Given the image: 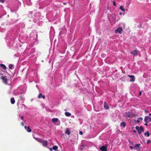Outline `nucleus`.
<instances>
[{
    "mask_svg": "<svg viewBox=\"0 0 151 151\" xmlns=\"http://www.w3.org/2000/svg\"><path fill=\"white\" fill-rule=\"evenodd\" d=\"M3 83L6 85H9L8 83V82L9 80L7 76H2L0 77Z\"/></svg>",
    "mask_w": 151,
    "mask_h": 151,
    "instance_id": "nucleus-1",
    "label": "nucleus"
},
{
    "mask_svg": "<svg viewBox=\"0 0 151 151\" xmlns=\"http://www.w3.org/2000/svg\"><path fill=\"white\" fill-rule=\"evenodd\" d=\"M136 129L137 131L139 134H140L142 131L143 130V128L142 127L140 126V127L138 126H136Z\"/></svg>",
    "mask_w": 151,
    "mask_h": 151,
    "instance_id": "nucleus-2",
    "label": "nucleus"
},
{
    "mask_svg": "<svg viewBox=\"0 0 151 151\" xmlns=\"http://www.w3.org/2000/svg\"><path fill=\"white\" fill-rule=\"evenodd\" d=\"M123 31V29L122 27H119L118 29L115 30L114 32L116 34L119 33V34H121Z\"/></svg>",
    "mask_w": 151,
    "mask_h": 151,
    "instance_id": "nucleus-3",
    "label": "nucleus"
},
{
    "mask_svg": "<svg viewBox=\"0 0 151 151\" xmlns=\"http://www.w3.org/2000/svg\"><path fill=\"white\" fill-rule=\"evenodd\" d=\"M144 121L146 123H149L151 122V118L148 116H146L145 117Z\"/></svg>",
    "mask_w": 151,
    "mask_h": 151,
    "instance_id": "nucleus-4",
    "label": "nucleus"
},
{
    "mask_svg": "<svg viewBox=\"0 0 151 151\" xmlns=\"http://www.w3.org/2000/svg\"><path fill=\"white\" fill-rule=\"evenodd\" d=\"M132 115L131 113L130 112H126L124 114V116H126L129 118L132 117Z\"/></svg>",
    "mask_w": 151,
    "mask_h": 151,
    "instance_id": "nucleus-5",
    "label": "nucleus"
},
{
    "mask_svg": "<svg viewBox=\"0 0 151 151\" xmlns=\"http://www.w3.org/2000/svg\"><path fill=\"white\" fill-rule=\"evenodd\" d=\"M140 146V144H136L134 145V148H136V150L137 151H139L140 150V148L139 147Z\"/></svg>",
    "mask_w": 151,
    "mask_h": 151,
    "instance_id": "nucleus-6",
    "label": "nucleus"
},
{
    "mask_svg": "<svg viewBox=\"0 0 151 151\" xmlns=\"http://www.w3.org/2000/svg\"><path fill=\"white\" fill-rule=\"evenodd\" d=\"M128 76L130 78V81L133 82L135 81V77L133 75H129Z\"/></svg>",
    "mask_w": 151,
    "mask_h": 151,
    "instance_id": "nucleus-7",
    "label": "nucleus"
},
{
    "mask_svg": "<svg viewBox=\"0 0 151 151\" xmlns=\"http://www.w3.org/2000/svg\"><path fill=\"white\" fill-rule=\"evenodd\" d=\"M100 149L102 151H107L106 146H102L100 147Z\"/></svg>",
    "mask_w": 151,
    "mask_h": 151,
    "instance_id": "nucleus-8",
    "label": "nucleus"
},
{
    "mask_svg": "<svg viewBox=\"0 0 151 151\" xmlns=\"http://www.w3.org/2000/svg\"><path fill=\"white\" fill-rule=\"evenodd\" d=\"M43 144V145L45 147H46L47 145V142L46 140H44L42 139V142H41Z\"/></svg>",
    "mask_w": 151,
    "mask_h": 151,
    "instance_id": "nucleus-9",
    "label": "nucleus"
},
{
    "mask_svg": "<svg viewBox=\"0 0 151 151\" xmlns=\"http://www.w3.org/2000/svg\"><path fill=\"white\" fill-rule=\"evenodd\" d=\"M131 54L134 55V56H137V50H134L133 51L130 52Z\"/></svg>",
    "mask_w": 151,
    "mask_h": 151,
    "instance_id": "nucleus-10",
    "label": "nucleus"
},
{
    "mask_svg": "<svg viewBox=\"0 0 151 151\" xmlns=\"http://www.w3.org/2000/svg\"><path fill=\"white\" fill-rule=\"evenodd\" d=\"M104 108L106 109H108L109 108V105L106 102H104Z\"/></svg>",
    "mask_w": 151,
    "mask_h": 151,
    "instance_id": "nucleus-11",
    "label": "nucleus"
},
{
    "mask_svg": "<svg viewBox=\"0 0 151 151\" xmlns=\"http://www.w3.org/2000/svg\"><path fill=\"white\" fill-rule=\"evenodd\" d=\"M58 119L57 118H54L52 119V122L54 123H56L58 121Z\"/></svg>",
    "mask_w": 151,
    "mask_h": 151,
    "instance_id": "nucleus-12",
    "label": "nucleus"
},
{
    "mask_svg": "<svg viewBox=\"0 0 151 151\" xmlns=\"http://www.w3.org/2000/svg\"><path fill=\"white\" fill-rule=\"evenodd\" d=\"M33 138L35 139H36L38 141L40 142H42V139H40L38 137H33Z\"/></svg>",
    "mask_w": 151,
    "mask_h": 151,
    "instance_id": "nucleus-13",
    "label": "nucleus"
},
{
    "mask_svg": "<svg viewBox=\"0 0 151 151\" xmlns=\"http://www.w3.org/2000/svg\"><path fill=\"white\" fill-rule=\"evenodd\" d=\"M11 102L12 104H13L15 103V101L14 98L12 97L11 98Z\"/></svg>",
    "mask_w": 151,
    "mask_h": 151,
    "instance_id": "nucleus-14",
    "label": "nucleus"
},
{
    "mask_svg": "<svg viewBox=\"0 0 151 151\" xmlns=\"http://www.w3.org/2000/svg\"><path fill=\"white\" fill-rule=\"evenodd\" d=\"M0 65L1 67L3 68L4 69L6 70V67L3 64H0Z\"/></svg>",
    "mask_w": 151,
    "mask_h": 151,
    "instance_id": "nucleus-15",
    "label": "nucleus"
},
{
    "mask_svg": "<svg viewBox=\"0 0 151 151\" xmlns=\"http://www.w3.org/2000/svg\"><path fill=\"white\" fill-rule=\"evenodd\" d=\"M65 133L66 134H67L68 135H69L70 133V131L69 130L68 128H66V130L65 132Z\"/></svg>",
    "mask_w": 151,
    "mask_h": 151,
    "instance_id": "nucleus-16",
    "label": "nucleus"
},
{
    "mask_svg": "<svg viewBox=\"0 0 151 151\" xmlns=\"http://www.w3.org/2000/svg\"><path fill=\"white\" fill-rule=\"evenodd\" d=\"M120 125L121 126H123L124 127H125L126 126V124L125 122H122L121 123Z\"/></svg>",
    "mask_w": 151,
    "mask_h": 151,
    "instance_id": "nucleus-17",
    "label": "nucleus"
},
{
    "mask_svg": "<svg viewBox=\"0 0 151 151\" xmlns=\"http://www.w3.org/2000/svg\"><path fill=\"white\" fill-rule=\"evenodd\" d=\"M52 149L53 150H56L58 149V147L56 145H54L52 147Z\"/></svg>",
    "mask_w": 151,
    "mask_h": 151,
    "instance_id": "nucleus-18",
    "label": "nucleus"
},
{
    "mask_svg": "<svg viewBox=\"0 0 151 151\" xmlns=\"http://www.w3.org/2000/svg\"><path fill=\"white\" fill-rule=\"evenodd\" d=\"M65 116H70L71 115V114L68 112H65Z\"/></svg>",
    "mask_w": 151,
    "mask_h": 151,
    "instance_id": "nucleus-19",
    "label": "nucleus"
},
{
    "mask_svg": "<svg viewBox=\"0 0 151 151\" xmlns=\"http://www.w3.org/2000/svg\"><path fill=\"white\" fill-rule=\"evenodd\" d=\"M144 135H145V136H147V137H149L150 135L149 132L148 131H147L145 133Z\"/></svg>",
    "mask_w": 151,
    "mask_h": 151,
    "instance_id": "nucleus-20",
    "label": "nucleus"
},
{
    "mask_svg": "<svg viewBox=\"0 0 151 151\" xmlns=\"http://www.w3.org/2000/svg\"><path fill=\"white\" fill-rule=\"evenodd\" d=\"M120 9L122 10L123 12L125 11V9L124 8V7L122 6H121L120 7Z\"/></svg>",
    "mask_w": 151,
    "mask_h": 151,
    "instance_id": "nucleus-21",
    "label": "nucleus"
},
{
    "mask_svg": "<svg viewBox=\"0 0 151 151\" xmlns=\"http://www.w3.org/2000/svg\"><path fill=\"white\" fill-rule=\"evenodd\" d=\"M27 131L28 132H31L32 131L31 129L30 128V127H27Z\"/></svg>",
    "mask_w": 151,
    "mask_h": 151,
    "instance_id": "nucleus-22",
    "label": "nucleus"
},
{
    "mask_svg": "<svg viewBox=\"0 0 151 151\" xmlns=\"http://www.w3.org/2000/svg\"><path fill=\"white\" fill-rule=\"evenodd\" d=\"M13 67V65L12 64H10L9 65V68L10 69H12Z\"/></svg>",
    "mask_w": 151,
    "mask_h": 151,
    "instance_id": "nucleus-23",
    "label": "nucleus"
},
{
    "mask_svg": "<svg viewBox=\"0 0 151 151\" xmlns=\"http://www.w3.org/2000/svg\"><path fill=\"white\" fill-rule=\"evenodd\" d=\"M42 94L41 93H40L39 94V95L38 97V99L41 98L42 97Z\"/></svg>",
    "mask_w": 151,
    "mask_h": 151,
    "instance_id": "nucleus-24",
    "label": "nucleus"
},
{
    "mask_svg": "<svg viewBox=\"0 0 151 151\" xmlns=\"http://www.w3.org/2000/svg\"><path fill=\"white\" fill-rule=\"evenodd\" d=\"M19 98L20 99H21L22 100L23 99V96H19Z\"/></svg>",
    "mask_w": 151,
    "mask_h": 151,
    "instance_id": "nucleus-25",
    "label": "nucleus"
},
{
    "mask_svg": "<svg viewBox=\"0 0 151 151\" xmlns=\"http://www.w3.org/2000/svg\"><path fill=\"white\" fill-rule=\"evenodd\" d=\"M113 4L114 6H116V3L115 1H113Z\"/></svg>",
    "mask_w": 151,
    "mask_h": 151,
    "instance_id": "nucleus-26",
    "label": "nucleus"
},
{
    "mask_svg": "<svg viewBox=\"0 0 151 151\" xmlns=\"http://www.w3.org/2000/svg\"><path fill=\"white\" fill-rule=\"evenodd\" d=\"M151 142V141L149 139L147 141V144H149Z\"/></svg>",
    "mask_w": 151,
    "mask_h": 151,
    "instance_id": "nucleus-27",
    "label": "nucleus"
},
{
    "mask_svg": "<svg viewBox=\"0 0 151 151\" xmlns=\"http://www.w3.org/2000/svg\"><path fill=\"white\" fill-rule=\"evenodd\" d=\"M4 0H0V2L1 3H4Z\"/></svg>",
    "mask_w": 151,
    "mask_h": 151,
    "instance_id": "nucleus-28",
    "label": "nucleus"
},
{
    "mask_svg": "<svg viewBox=\"0 0 151 151\" xmlns=\"http://www.w3.org/2000/svg\"><path fill=\"white\" fill-rule=\"evenodd\" d=\"M42 97L43 99H44L45 98V96L44 95H42Z\"/></svg>",
    "mask_w": 151,
    "mask_h": 151,
    "instance_id": "nucleus-29",
    "label": "nucleus"
},
{
    "mask_svg": "<svg viewBox=\"0 0 151 151\" xmlns=\"http://www.w3.org/2000/svg\"><path fill=\"white\" fill-rule=\"evenodd\" d=\"M79 134L81 135H82L83 134V133L82 132V131H80L79 132Z\"/></svg>",
    "mask_w": 151,
    "mask_h": 151,
    "instance_id": "nucleus-30",
    "label": "nucleus"
},
{
    "mask_svg": "<svg viewBox=\"0 0 151 151\" xmlns=\"http://www.w3.org/2000/svg\"><path fill=\"white\" fill-rule=\"evenodd\" d=\"M134 148V147H133L132 146H130V148L131 149H133V148Z\"/></svg>",
    "mask_w": 151,
    "mask_h": 151,
    "instance_id": "nucleus-31",
    "label": "nucleus"
},
{
    "mask_svg": "<svg viewBox=\"0 0 151 151\" xmlns=\"http://www.w3.org/2000/svg\"><path fill=\"white\" fill-rule=\"evenodd\" d=\"M21 124L22 126H23L24 125V124L23 122L21 123Z\"/></svg>",
    "mask_w": 151,
    "mask_h": 151,
    "instance_id": "nucleus-32",
    "label": "nucleus"
},
{
    "mask_svg": "<svg viewBox=\"0 0 151 151\" xmlns=\"http://www.w3.org/2000/svg\"><path fill=\"white\" fill-rule=\"evenodd\" d=\"M147 123H145V124L144 125H145V126H148V124H147Z\"/></svg>",
    "mask_w": 151,
    "mask_h": 151,
    "instance_id": "nucleus-33",
    "label": "nucleus"
},
{
    "mask_svg": "<svg viewBox=\"0 0 151 151\" xmlns=\"http://www.w3.org/2000/svg\"><path fill=\"white\" fill-rule=\"evenodd\" d=\"M138 119H140V120H142L143 119L142 118V117H140L139 118H138Z\"/></svg>",
    "mask_w": 151,
    "mask_h": 151,
    "instance_id": "nucleus-34",
    "label": "nucleus"
},
{
    "mask_svg": "<svg viewBox=\"0 0 151 151\" xmlns=\"http://www.w3.org/2000/svg\"><path fill=\"white\" fill-rule=\"evenodd\" d=\"M141 94H142V92L141 91H140L139 93V95H141Z\"/></svg>",
    "mask_w": 151,
    "mask_h": 151,
    "instance_id": "nucleus-35",
    "label": "nucleus"
},
{
    "mask_svg": "<svg viewBox=\"0 0 151 151\" xmlns=\"http://www.w3.org/2000/svg\"><path fill=\"white\" fill-rule=\"evenodd\" d=\"M145 112L146 113H148L149 112V111H147L145 110Z\"/></svg>",
    "mask_w": 151,
    "mask_h": 151,
    "instance_id": "nucleus-36",
    "label": "nucleus"
},
{
    "mask_svg": "<svg viewBox=\"0 0 151 151\" xmlns=\"http://www.w3.org/2000/svg\"><path fill=\"white\" fill-rule=\"evenodd\" d=\"M133 132L134 133H136V131L135 130H133Z\"/></svg>",
    "mask_w": 151,
    "mask_h": 151,
    "instance_id": "nucleus-37",
    "label": "nucleus"
},
{
    "mask_svg": "<svg viewBox=\"0 0 151 151\" xmlns=\"http://www.w3.org/2000/svg\"><path fill=\"white\" fill-rule=\"evenodd\" d=\"M21 119H24V117H23V116H22L21 117Z\"/></svg>",
    "mask_w": 151,
    "mask_h": 151,
    "instance_id": "nucleus-38",
    "label": "nucleus"
},
{
    "mask_svg": "<svg viewBox=\"0 0 151 151\" xmlns=\"http://www.w3.org/2000/svg\"><path fill=\"white\" fill-rule=\"evenodd\" d=\"M52 148H50V151H51L52 150Z\"/></svg>",
    "mask_w": 151,
    "mask_h": 151,
    "instance_id": "nucleus-39",
    "label": "nucleus"
},
{
    "mask_svg": "<svg viewBox=\"0 0 151 151\" xmlns=\"http://www.w3.org/2000/svg\"><path fill=\"white\" fill-rule=\"evenodd\" d=\"M122 14V12H120L119 13V15H121Z\"/></svg>",
    "mask_w": 151,
    "mask_h": 151,
    "instance_id": "nucleus-40",
    "label": "nucleus"
},
{
    "mask_svg": "<svg viewBox=\"0 0 151 151\" xmlns=\"http://www.w3.org/2000/svg\"><path fill=\"white\" fill-rule=\"evenodd\" d=\"M140 122L139 121V119H138V120H137V122L138 123H139Z\"/></svg>",
    "mask_w": 151,
    "mask_h": 151,
    "instance_id": "nucleus-41",
    "label": "nucleus"
},
{
    "mask_svg": "<svg viewBox=\"0 0 151 151\" xmlns=\"http://www.w3.org/2000/svg\"><path fill=\"white\" fill-rule=\"evenodd\" d=\"M64 111H67V109H64Z\"/></svg>",
    "mask_w": 151,
    "mask_h": 151,
    "instance_id": "nucleus-42",
    "label": "nucleus"
},
{
    "mask_svg": "<svg viewBox=\"0 0 151 151\" xmlns=\"http://www.w3.org/2000/svg\"><path fill=\"white\" fill-rule=\"evenodd\" d=\"M26 128H27L26 126H25L24 127V128H25L26 129Z\"/></svg>",
    "mask_w": 151,
    "mask_h": 151,
    "instance_id": "nucleus-43",
    "label": "nucleus"
},
{
    "mask_svg": "<svg viewBox=\"0 0 151 151\" xmlns=\"http://www.w3.org/2000/svg\"><path fill=\"white\" fill-rule=\"evenodd\" d=\"M149 115L150 116H151V114H149Z\"/></svg>",
    "mask_w": 151,
    "mask_h": 151,
    "instance_id": "nucleus-44",
    "label": "nucleus"
},
{
    "mask_svg": "<svg viewBox=\"0 0 151 151\" xmlns=\"http://www.w3.org/2000/svg\"><path fill=\"white\" fill-rule=\"evenodd\" d=\"M104 55V54H102V55H101L102 56V55Z\"/></svg>",
    "mask_w": 151,
    "mask_h": 151,
    "instance_id": "nucleus-45",
    "label": "nucleus"
},
{
    "mask_svg": "<svg viewBox=\"0 0 151 151\" xmlns=\"http://www.w3.org/2000/svg\"><path fill=\"white\" fill-rule=\"evenodd\" d=\"M0 75H1V73H0Z\"/></svg>",
    "mask_w": 151,
    "mask_h": 151,
    "instance_id": "nucleus-46",
    "label": "nucleus"
},
{
    "mask_svg": "<svg viewBox=\"0 0 151 151\" xmlns=\"http://www.w3.org/2000/svg\"><path fill=\"white\" fill-rule=\"evenodd\" d=\"M151 1V0H150Z\"/></svg>",
    "mask_w": 151,
    "mask_h": 151,
    "instance_id": "nucleus-47",
    "label": "nucleus"
}]
</instances>
